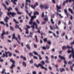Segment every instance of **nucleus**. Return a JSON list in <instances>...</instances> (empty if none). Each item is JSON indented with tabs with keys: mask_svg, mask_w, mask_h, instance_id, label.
Returning a JSON list of instances; mask_svg holds the SVG:
<instances>
[{
	"mask_svg": "<svg viewBox=\"0 0 74 74\" xmlns=\"http://www.w3.org/2000/svg\"><path fill=\"white\" fill-rule=\"evenodd\" d=\"M34 16H32L31 17V18L30 20V21L29 22V24H30L31 25H32L33 23V25H32L31 26V27H32V30L33 31H34V26H36V29H38V25L37 23H36V22H33V21L34 19V18H36V15H39V13L37 11L36 12H34Z\"/></svg>",
	"mask_w": 74,
	"mask_h": 74,
	"instance_id": "f257e3e1",
	"label": "nucleus"
},
{
	"mask_svg": "<svg viewBox=\"0 0 74 74\" xmlns=\"http://www.w3.org/2000/svg\"><path fill=\"white\" fill-rule=\"evenodd\" d=\"M5 53L4 54V53H3V55L2 56V58H4L5 57H6V58H8V54H9V57H11V56H12V54L11 53H10V51H8V52L5 51Z\"/></svg>",
	"mask_w": 74,
	"mask_h": 74,
	"instance_id": "f03ea898",
	"label": "nucleus"
},
{
	"mask_svg": "<svg viewBox=\"0 0 74 74\" xmlns=\"http://www.w3.org/2000/svg\"><path fill=\"white\" fill-rule=\"evenodd\" d=\"M34 66H36V67H37L38 68L39 66H40V67H41V68L42 69H45V70L46 71H47L48 70L47 68L46 67L45 68V67L43 66L41 64H39L37 65L36 64H34Z\"/></svg>",
	"mask_w": 74,
	"mask_h": 74,
	"instance_id": "7ed1b4c3",
	"label": "nucleus"
},
{
	"mask_svg": "<svg viewBox=\"0 0 74 74\" xmlns=\"http://www.w3.org/2000/svg\"><path fill=\"white\" fill-rule=\"evenodd\" d=\"M10 61L12 62V63H13V64L10 67V69H13V67H15V65H14V64H15V62L13 60V59H11L10 60Z\"/></svg>",
	"mask_w": 74,
	"mask_h": 74,
	"instance_id": "20e7f679",
	"label": "nucleus"
},
{
	"mask_svg": "<svg viewBox=\"0 0 74 74\" xmlns=\"http://www.w3.org/2000/svg\"><path fill=\"white\" fill-rule=\"evenodd\" d=\"M58 57L60 59H61V60H64V64H67V62H66V61L65 60H66V58H65L63 56H62L61 55H59Z\"/></svg>",
	"mask_w": 74,
	"mask_h": 74,
	"instance_id": "39448f33",
	"label": "nucleus"
},
{
	"mask_svg": "<svg viewBox=\"0 0 74 74\" xmlns=\"http://www.w3.org/2000/svg\"><path fill=\"white\" fill-rule=\"evenodd\" d=\"M67 48H68V49H69V48H71V49H72V48H73V47L72 46L70 47V46H69V45H67V46H63L62 47V49L63 50H65Z\"/></svg>",
	"mask_w": 74,
	"mask_h": 74,
	"instance_id": "423d86ee",
	"label": "nucleus"
},
{
	"mask_svg": "<svg viewBox=\"0 0 74 74\" xmlns=\"http://www.w3.org/2000/svg\"><path fill=\"white\" fill-rule=\"evenodd\" d=\"M10 15H12V16L13 17H14V16L16 15V14L15 13L12 12H8V16H9V17H11V16H10Z\"/></svg>",
	"mask_w": 74,
	"mask_h": 74,
	"instance_id": "0eeeda50",
	"label": "nucleus"
},
{
	"mask_svg": "<svg viewBox=\"0 0 74 74\" xmlns=\"http://www.w3.org/2000/svg\"><path fill=\"white\" fill-rule=\"evenodd\" d=\"M9 20V18L7 16H6L5 18L4 19V21L6 23V27H8V25L7 23V22H8V20Z\"/></svg>",
	"mask_w": 74,
	"mask_h": 74,
	"instance_id": "6e6552de",
	"label": "nucleus"
},
{
	"mask_svg": "<svg viewBox=\"0 0 74 74\" xmlns=\"http://www.w3.org/2000/svg\"><path fill=\"white\" fill-rule=\"evenodd\" d=\"M2 5H3V6L4 7L5 10H7L8 11H10V10H12V9L11 7H10L9 9H7V7L6 6V5L4 4V3H2Z\"/></svg>",
	"mask_w": 74,
	"mask_h": 74,
	"instance_id": "1a4fd4ad",
	"label": "nucleus"
},
{
	"mask_svg": "<svg viewBox=\"0 0 74 74\" xmlns=\"http://www.w3.org/2000/svg\"><path fill=\"white\" fill-rule=\"evenodd\" d=\"M36 5H38V2H36L35 4L34 5V6L33 5H31V7L32 8H33V9H35V7H36Z\"/></svg>",
	"mask_w": 74,
	"mask_h": 74,
	"instance_id": "9d476101",
	"label": "nucleus"
},
{
	"mask_svg": "<svg viewBox=\"0 0 74 74\" xmlns=\"http://www.w3.org/2000/svg\"><path fill=\"white\" fill-rule=\"evenodd\" d=\"M49 8V7L47 5V3H45L44 4V8L45 10H47V9H48Z\"/></svg>",
	"mask_w": 74,
	"mask_h": 74,
	"instance_id": "9b49d317",
	"label": "nucleus"
},
{
	"mask_svg": "<svg viewBox=\"0 0 74 74\" xmlns=\"http://www.w3.org/2000/svg\"><path fill=\"white\" fill-rule=\"evenodd\" d=\"M64 12L65 13V14L67 16L68 18H69V13H67V10L65 9L64 10Z\"/></svg>",
	"mask_w": 74,
	"mask_h": 74,
	"instance_id": "f8f14e48",
	"label": "nucleus"
},
{
	"mask_svg": "<svg viewBox=\"0 0 74 74\" xmlns=\"http://www.w3.org/2000/svg\"><path fill=\"white\" fill-rule=\"evenodd\" d=\"M17 27L18 28V29H20V31H21V32H22V29H21V28H20L19 27V26H18V25H15V28L16 29H17Z\"/></svg>",
	"mask_w": 74,
	"mask_h": 74,
	"instance_id": "ddd939ff",
	"label": "nucleus"
},
{
	"mask_svg": "<svg viewBox=\"0 0 74 74\" xmlns=\"http://www.w3.org/2000/svg\"><path fill=\"white\" fill-rule=\"evenodd\" d=\"M11 2H13L14 4L15 5H16V3L15 2H17L18 1L17 0H14V1H13V0H11Z\"/></svg>",
	"mask_w": 74,
	"mask_h": 74,
	"instance_id": "4468645a",
	"label": "nucleus"
},
{
	"mask_svg": "<svg viewBox=\"0 0 74 74\" xmlns=\"http://www.w3.org/2000/svg\"><path fill=\"white\" fill-rule=\"evenodd\" d=\"M71 52L73 54V56H72V58H74V49L72 48V51Z\"/></svg>",
	"mask_w": 74,
	"mask_h": 74,
	"instance_id": "2eb2a0df",
	"label": "nucleus"
},
{
	"mask_svg": "<svg viewBox=\"0 0 74 74\" xmlns=\"http://www.w3.org/2000/svg\"><path fill=\"white\" fill-rule=\"evenodd\" d=\"M56 7L57 8V12H58V10H60L61 8H60V6H58V5H56Z\"/></svg>",
	"mask_w": 74,
	"mask_h": 74,
	"instance_id": "dca6fc26",
	"label": "nucleus"
},
{
	"mask_svg": "<svg viewBox=\"0 0 74 74\" xmlns=\"http://www.w3.org/2000/svg\"><path fill=\"white\" fill-rule=\"evenodd\" d=\"M68 10L69 12H71V13L72 14H73V10L71 9L70 8H69L68 9Z\"/></svg>",
	"mask_w": 74,
	"mask_h": 74,
	"instance_id": "f3484780",
	"label": "nucleus"
},
{
	"mask_svg": "<svg viewBox=\"0 0 74 74\" xmlns=\"http://www.w3.org/2000/svg\"><path fill=\"white\" fill-rule=\"evenodd\" d=\"M56 14L57 15H59V16L60 17V18H63V16L61 15V14H58V12L56 13Z\"/></svg>",
	"mask_w": 74,
	"mask_h": 74,
	"instance_id": "a211bd4d",
	"label": "nucleus"
},
{
	"mask_svg": "<svg viewBox=\"0 0 74 74\" xmlns=\"http://www.w3.org/2000/svg\"><path fill=\"white\" fill-rule=\"evenodd\" d=\"M55 25L56 27L55 28V27H54V29H57V30H58V29H59V27H58V25H57L56 24H55Z\"/></svg>",
	"mask_w": 74,
	"mask_h": 74,
	"instance_id": "6ab92c4d",
	"label": "nucleus"
},
{
	"mask_svg": "<svg viewBox=\"0 0 74 74\" xmlns=\"http://www.w3.org/2000/svg\"><path fill=\"white\" fill-rule=\"evenodd\" d=\"M25 30L26 31L25 33H26V34H29V31H28L29 29H28L27 28H26Z\"/></svg>",
	"mask_w": 74,
	"mask_h": 74,
	"instance_id": "aec40b11",
	"label": "nucleus"
},
{
	"mask_svg": "<svg viewBox=\"0 0 74 74\" xmlns=\"http://www.w3.org/2000/svg\"><path fill=\"white\" fill-rule=\"evenodd\" d=\"M26 47L28 49L30 50V46H29V44L27 45Z\"/></svg>",
	"mask_w": 74,
	"mask_h": 74,
	"instance_id": "412c9836",
	"label": "nucleus"
},
{
	"mask_svg": "<svg viewBox=\"0 0 74 74\" xmlns=\"http://www.w3.org/2000/svg\"><path fill=\"white\" fill-rule=\"evenodd\" d=\"M10 29L11 30H12V31H14L15 30L14 29V27L12 26L10 27Z\"/></svg>",
	"mask_w": 74,
	"mask_h": 74,
	"instance_id": "4be33fe9",
	"label": "nucleus"
},
{
	"mask_svg": "<svg viewBox=\"0 0 74 74\" xmlns=\"http://www.w3.org/2000/svg\"><path fill=\"white\" fill-rule=\"evenodd\" d=\"M23 66H24V67H26V64L25 63V62H23Z\"/></svg>",
	"mask_w": 74,
	"mask_h": 74,
	"instance_id": "5701e85b",
	"label": "nucleus"
},
{
	"mask_svg": "<svg viewBox=\"0 0 74 74\" xmlns=\"http://www.w3.org/2000/svg\"><path fill=\"white\" fill-rule=\"evenodd\" d=\"M12 38H14V39H16V38H15V34H14L12 35Z\"/></svg>",
	"mask_w": 74,
	"mask_h": 74,
	"instance_id": "b1692460",
	"label": "nucleus"
},
{
	"mask_svg": "<svg viewBox=\"0 0 74 74\" xmlns=\"http://www.w3.org/2000/svg\"><path fill=\"white\" fill-rule=\"evenodd\" d=\"M60 72H61V73H62L63 71H64L65 70L64 68L60 69Z\"/></svg>",
	"mask_w": 74,
	"mask_h": 74,
	"instance_id": "393cba45",
	"label": "nucleus"
},
{
	"mask_svg": "<svg viewBox=\"0 0 74 74\" xmlns=\"http://www.w3.org/2000/svg\"><path fill=\"white\" fill-rule=\"evenodd\" d=\"M13 21L14 22H15L16 23H19V22H18V21H16V19L14 18L13 19Z\"/></svg>",
	"mask_w": 74,
	"mask_h": 74,
	"instance_id": "a878e982",
	"label": "nucleus"
},
{
	"mask_svg": "<svg viewBox=\"0 0 74 74\" xmlns=\"http://www.w3.org/2000/svg\"><path fill=\"white\" fill-rule=\"evenodd\" d=\"M16 40L18 44H21V42L18 41V38H16Z\"/></svg>",
	"mask_w": 74,
	"mask_h": 74,
	"instance_id": "bb28decb",
	"label": "nucleus"
},
{
	"mask_svg": "<svg viewBox=\"0 0 74 74\" xmlns=\"http://www.w3.org/2000/svg\"><path fill=\"white\" fill-rule=\"evenodd\" d=\"M5 69H3L2 71L1 72L2 74H4V73H5Z\"/></svg>",
	"mask_w": 74,
	"mask_h": 74,
	"instance_id": "cd10ccee",
	"label": "nucleus"
},
{
	"mask_svg": "<svg viewBox=\"0 0 74 74\" xmlns=\"http://www.w3.org/2000/svg\"><path fill=\"white\" fill-rule=\"evenodd\" d=\"M40 7L41 8H44V5H40Z\"/></svg>",
	"mask_w": 74,
	"mask_h": 74,
	"instance_id": "c85d7f7f",
	"label": "nucleus"
},
{
	"mask_svg": "<svg viewBox=\"0 0 74 74\" xmlns=\"http://www.w3.org/2000/svg\"><path fill=\"white\" fill-rule=\"evenodd\" d=\"M47 44H49V45H51V44L52 43L51 42V41H47Z\"/></svg>",
	"mask_w": 74,
	"mask_h": 74,
	"instance_id": "c756f323",
	"label": "nucleus"
},
{
	"mask_svg": "<svg viewBox=\"0 0 74 74\" xmlns=\"http://www.w3.org/2000/svg\"><path fill=\"white\" fill-rule=\"evenodd\" d=\"M35 38H36V41L37 42H38V39H37V36H35Z\"/></svg>",
	"mask_w": 74,
	"mask_h": 74,
	"instance_id": "7c9ffc66",
	"label": "nucleus"
},
{
	"mask_svg": "<svg viewBox=\"0 0 74 74\" xmlns=\"http://www.w3.org/2000/svg\"><path fill=\"white\" fill-rule=\"evenodd\" d=\"M46 49H49L50 47H49V46H48V45H46Z\"/></svg>",
	"mask_w": 74,
	"mask_h": 74,
	"instance_id": "2f4dec72",
	"label": "nucleus"
},
{
	"mask_svg": "<svg viewBox=\"0 0 74 74\" xmlns=\"http://www.w3.org/2000/svg\"><path fill=\"white\" fill-rule=\"evenodd\" d=\"M33 53L35 55H38V53L36 51H34Z\"/></svg>",
	"mask_w": 74,
	"mask_h": 74,
	"instance_id": "473e14b6",
	"label": "nucleus"
},
{
	"mask_svg": "<svg viewBox=\"0 0 74 74\" xmlns=\"http://www.w3.org/2000/svg\"><path fill=\"white\" fill-rule=\"evenodd\" d=\"M18 39L20 40V41H21V37L20 36V35L18 34Z\"/></svg>",
	"mask_w": 74,
	"mask_h": 74,
	"instance_id": "72a5a7b5",
	"label": "nucleus"
},
{
	"mask_svg": "<svg viewBox=\"0 0 74 74\" xmlns=\"http://www.w3.org/2000/svg\"><path fill=\"white\" fill-rule=\"evenodd\" d=\"M74 64H73L72 66H71V71H73V66H74Z\"/></svg>",
	"mask_w": 74,
	"mask_h": 74,
	"instance_id": "f704fd0d",
	"label": "nucleus"
},
{
	"mask_svg": "<svg viewBox=\"0 0 74 74\" xmlns=\"http://www.w3.org/2000/svg\"><path fill=\"white\" fill-rule=\"evenodd\" d=\"M51 23H52V24H54V23L53 22V19H52V18H51Z\"/></svg>",
	"mask_w": 74,
	"mask_h": 74,
	"instance_id": "c9c22d12",
	"label": "nucleus"
},
{
	"mask_svg": "<svg viewBox=\"0 0 74 74\" xmlns=\"http://www.w3.org/2000/svg\"><path fill=\"white\" fill-rule=\"evenodd\" d=\"M44 19L45 20V21H48V18H44Z\"/></svg>",
	"mask_w": 74,
	"mask_h": 74,
	"instance_id": "e433bc0d",
	"label": "nucleus"
},
{
	"mask_svg": "<svg viewBox=\"0 0 74 74\" xmlns=\"http://www.w3.org/2000/svg\"><path fill=\"white\" fill-rule=\"evenodd\" d=\"M4 34H2L1 36V38H2V39H4Z\"/></svg>",
	"mask_w": 74,
	"mask_h": 74,
	"instance_id": "4c0bfd02",
	"label": "nucleus"
},
{
	"mask_svg": "<svg viewBox=\"0 0 74 74\" xmlns=\"http://www.w3.org/2000/svg\"><path fill=\"white\" fill-rule=\"evenodd\" d=\"M17 14H22L23 13L20 12H17Z\"/></svg>",
	"mask_w": 74,
	"mask_h": 74,
	"instance_id": "58836bf2",
	"label": "nucleus"
},
{
	"mask_svg": "<svg viewBox=\"0 0 74 74\" xmlns=\"http://www.w3.org/2000/svg\"><path fill=\"white\" fill-rule=\"evenodd\" d=\"M45 62H46V63H49V62L48 60H46L45 61Z\"/></svg>",
	"mask_w": 74,
	"mask_h": 74,
	"instance_id": "ea45409f",
	"label": "nucleus"
},
{
	"mask_svg": "<svg viewBox=\"0 0 74 74\" xmlns=\"http://www.w3.org/2000/svg\"><path fill=\"white\" fill-rule=\"evenodd\" d=\"M15 52H16V53H19V51L16 49L15 50Z\"/></svg>",
	"mask_w": 74,
	"mask_h": 74,
	"instance_id": "a19ab883",
	"label": "nucleus"
},
{
	"mask_svg": "<svg viewBox=\"0 0 74 74\" xmlns=\"http://www.w3.org/2000/svg\"><path fill=\"white\" fill-rule=\"evenodd\" d=\"M38 56L39 58V59H40V60H42V58L41 57L40 55H38Z\"/></svg>",
	"mask_w": 74,
	"mask_h": 74,
	"instance_id": "79ce46f5",
	"label": "nucleus"
},
{
	"mask_svg": "<svg viewBox=\"0 0 74 74\" xmlns=\"http://www.w3.org/2000/svg\"><path fill=\"white\" fill-rule=\"evenodd\" d=\"M26 2H29V3H31V1L30 0H26Z\"/></svg>",
	"mask_w": 74,
	"mask_h": 74,
	"instance_id": "37998d69",
	"label": "nucleus"
},
{
	"mask_svg": "<svg viewBox=\"0 0 74 74\" xmlns=\"http://www.w3.org/2000/svg\"><path fill=\"white\" fill-rule=\"evenodd\" d=\"M0 23H1V24H3V25H5V24H4V22H3V21L0 22Z\"/></svg>",
	"mask_w": 74,
	"mask_h": 74,
	"instance_id": "c03bdc74",
	"label": "nucleus"
},
{
	"mask_svg": "<svg viewBox=\"0 0 74 74\" xmlns=\"http://www.w3.org/2000/svg\"><path fill=\"white\" fill-rule=\"evenodd\" d=\"M2 32H3V33L2 34H3V35L6 34V33H5V31H4V30L3 31H2Z\"/></svg>",
	"mask_w": 74,
	"mask_h": 74,
	"instance_id": "a18cd8bd",
	"label": "nucleus"
},
{
	"mask_svg": "<svg viewBox=\"0 0 74 74\" xmlns=\"http://www.w3.org/2000/svg\"><path fill=\"white\" fill-rule=\"evenodd\" d=\"M74 44V40H73V42H71L70 44V45H73Z\"/></svg>",
	"mask_w": 74,
	"mask_h": 74,
	"instance_id": "49530a36",
	"label": "nucleus"
},
{
	"mask_svg": "<svg viewBox=\"0 0 74 74\" xmlns=\"http://www.w3.org/2000/svg\"><path fill=\"white\" fill-rule=\"evenodd\" d=\"M43 40L44 41V42H46V41H47V38H45L43 39Z\"/></svg>",
	"mask_w": 74,
	"mask_h": 74,
	"instance_id": "de8ad7c7",
	"label": "nucleus"
},
{
	"mask_svg": "<svg viewBox=\"0 0 74 74\" xmlns=\"http://www.w3.org/2000/svg\"><path fill=\"white\" fill-rule=\"evenodd\" d=\"M37 72L36 71H33L32 72V74H36Z\"/></svg>",
	"mask_w": 74,
	"mask_h": 74,
	"instance_id": "09e8293b",
	"label": "nucleus"
},
{
	"mask_svg": "<svg viewBox=\"0 0 74 74\" xmlns=\"http://www.w3.org/2000/svg\"><path fill=\"white\" fill-rule=\"evenodd\" d=\"M23 60L25 61H26V60H27L26 58L25 57H24L23 58Z\"/></svg>",
	"mask_w": 74,
	"mask_h": 74,
	"instance_id": "8fccbe9b",
	"label": "nucleus"
},
{
	"mask_svg": "<svg viewBox=\"0 0 74 74\" xmlns=\"http://www.w3.org/2000/svg\"><path fill=\"white\" fill-rule=\"evenodd\" d=\"M30 63H33V61L32 60H31L30 61H29Z\"/></svg>",
	"mask_w": 74,
	"mask_h": 74,
	"instance_id": "3c124183",
	"label": "nucleus"
},
{
	"mask_svg": "<svg viewBox=\"0 0 74 74\" xmlns=\"http://www.w3.org/2000/svg\"><path fill=\"white\" fill-rule=\"evenodd\" d=\"M48 69L50 70H52V67L50 66H49L48 67Z\"/></svg>",
	"mask_w": 74,
	"mask_h": 74,
	"instance_id": "603ef678",
	"label": "nucleus"
},
{
	"mask_svg": "<svg viewBox=\"0 0 74 74\" xmlns=\"http://www.w3.org/2000/svg\"><path fill=\"white\" fill-rule=\"evenodd\" d=\"M72 62L71 61H69L68 62V64H72Z\"/></svg>",
	"mask_w": 74,
	"mask_h": 74,
	"instance_id": "864d4df0",
	"label": "nucleus"
},
{
	"mask_svg": "<svg viewBox=\"0 0 74 74\" xmlns=\"http://www.w3.org/2000/svg\"><path fill=\"white\" fill-rule=\"evenodd\" d=\"M29 54L30 56H33V54H32V53H29Z\"/></svg>",
	"mask_w": 74,
	"mask_h": 74,
	"instance_id": "5fc2aeb1",
	"label": "nucleus"
},
{
	"mask_svg": "<svg viewBox=\"0 0 74 74\" xmlns=\"http://www.w3.org/2000/svg\"><path fill=\"white\" fill-rule=\"evenodd\" d=\"M46 23V22L45 21H44L42 22V24L43 25H45Z\"/></svg>",
	"mask_w": 74,
	"mask_h": 74,
	"instance_id": "6e6d98bb",
	"label": "nucleus"
},
{
	"mask_svg": "<svg viewBox=\"0 0 74 74\" xmlns=\"http://www.w3.org/2000/svg\"><path fill=\"white\" fill-rule=\"evenodd\" d=\"M42 17H44V13L43 12L42 14Z\"/></svg>",
	"mask_w": 74,
	"mask_h": 74,
	"instance_id": "4d7b16f0",
	"label": "nucleus"
},
{
	"mask_svg": "<svg viewBox=\"0 0 74 74\" xmlns=\"http://www.w3.org/2000/svg\"><path fill=\"white\" fill-rule=\"evenodd\" d=\"M34 46L35 48H37V45H36V44H34Z\"/></svg>",
	"mask_w": 74,
	"mask_h": 74,
	"instance_id": "13d9d810",
	"label": "nucleus"
},
{
	"mask_svg": "<svg viewBox=\"0 0 74 74\" xmlns=\"http://www.w3.org/2000/svg\"><path fill=\"white\" fill-rule=\"evenodd\" d=\"M36 22L38 24H40V21H39L38 19H36Z\"/></svg>",
	"mask_w": 74,
	"mask_h": 74,
	"instance_id": "bf43d9fd",
	"label": "nucleus"
},
{
	"mask_svg": "<svg viewBox=\"0 0 74 74\" xmlns=\"http://www.w3.org/2000/svg\"><path fill=\"white\" fill-rule=\"evenodd\" d=\"M70 24H71V25H72V23H71L70 22V21H69V23H68V25H70Z\"/></svg>",
	"mask_w": 74,
	"mask_h": 74,
	"instance_id": "052dcab7",
	"label": "nucleus"
},
{
	"mask_svg": "<svg viewBox=\"0 0 74 74\" xmlns=\"http://www.w3.org/2000/svg\"><path fill=\"white\" fill-rule=\"evenodd\" d=\"M42 49H44V50H45V49H47L46 48V47H45L44 46H43L42 47Z\"/></svg>",
	"mask_w": 74,
	"mask_h": 74,
	"instance_id": "680f3d73",
	"label": "nucleus"
},
{
	"mask_svg": "<svg viewBox=\"0 0 74 74\" xmlns=\"http://www.w3.org/2000/svg\"><path fill=\"white\" fill-rule=\"evenodd\" d=\"M24 57L23 56H22V55H21L20 57V58H21V59H23V58H24Z\"/></svg>",
	"mask_w": 74,
	"mask_h": 74,
	"instance_id": "e2e57ef3",
	"label": "nucleus"
},
{
	"mask_svg": "<svg viewBox=\"0 0 74 74\" xmlns=\"http://www.w3.org/2000/svg\"><path fill=\"white\" fill-rule=\"evenodd\" d=\"M60 23H61V21H59L58 23V25H60Z\"/></svg>",
	"mask_w": 74,
	"mask_h": 74,
	"instance_id": "0e129e2a",
	"label": "nucleus"
},
{
	"mask_svg": "<svg viewBox=\"0 0 74 74\" xmlns=\"http://www.w3.org/2000/svg\"><path fill=\"white\" fill-rule=\"evenodd\" d=\"M26 27H27V29H30V26L29 25H26Z\"/></svg>",
	"mask_w": 74,
	"mask_h": 74,
	"instance_id": "69168bd1",
	"label": "nucleus"
},
{
	"mask_svg": "<svg viewBox=\"0 0 74 74\" xmlns=\"http://www.w3.org/2000/svg\"><path fill=\"white\" fill-rule=\"evenodd\" d=\"M34 59H38V58H37V57L36 56H34Z\"/></svg>",
	"mask_w": 74,
	"mask_h": 74,
	"instance_id": "338daca9",
	"label": "nucleus"
},
{
	"mask_svg": "<svg viewBox=\"0 0 74 74\" xmlns=\"http://www.w3.org/2000/svg\"><path fill=\"white\" fill-rule=\"evenodd\" d=\"M8 41L9 42H12V41H11L9 39H8Z\"/></svg>",
	"mask_w": 74,
	"mask_h": 74,
	"instance_id": "774afa93",
	"label": "nucleus"
}]
</instances>
